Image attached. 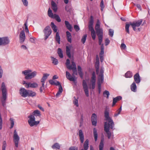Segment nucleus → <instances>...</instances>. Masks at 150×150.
<instances>
[{"label":"nucleus","instance_id":"1","mask_svg":"<svg viewBox=\"0 0 150 150\" xmlns=\"http://www.w3.org/2000/svg\"><path fill=\"white\" fill-rule=\"evenodd\" d=\"M142 20L140 19L137 21H134L132 23L130 22L129 23V24H126L125 27L126 31L128 34H129L130 32L129 28L130 25L132 26L133 30L134 31H135L136 27H139L142 23Z\"/></svg>","mask_w":150,"mask_h":150},{"label":"nucleus","instance_id":"2","mask_svg":"<svg viewBox=\"0 0 150 150\" xmlns=\"http://www.w3.org/2000/svg\"><path fill=\"white\" fill-rule=\"evenodd\" d=\"M104 116L105 118V120L108 121L107 125H110V126L112 129L113 130V127L114 126V124L113 120L109 116V112L106 110L104 112Z\"/></svg>","mask_w":150,"mask_h":150},{"label":"nucleus","instance_id":"3","mask_svg":"<svg viewBox=\"0 0 150 150\" xmlns=\"http://www.w3.org/2000/svg\"><path fill=\"white\" fill-rule=\"evenodd\" d=\"M28 118H29V119L28 120V122L31 127L37 125L39 123V121H35V118L33 115H30L28 116Z\"/></svg>","mask_w":150,"mask_h":150},{"label":"nucleus","instance_id":"4","mask_svg":"<svg viewBox=\"0 0 150 150\" xmlns=\"http://www.w3.org/2000/svg\"><path fill=\"white\" fill-rule=\"evenodd\" d=\"M45 36L44 39L46 40L51 34L52 31L50 27L47 26L45 27L43 30Z\"/></svg>","mask_w":150,"mask_h":150},{"label":"nucleus","instance_id":"5","mask_svg":"<svg viewBox=\"0 0 150 150\" xmlns=\"http://www.w3.org/2000/svg\"><path fill=\"white\" fill-rule=\"evenodd\" d=\"M20 139V137L18 134L16 130H15L14 132L13 136V141L14 142L15 146L17 148L18 147L19 141Z\"/></svg>","mask_w":150,"mask_h":150},{"label":"nucleus","instance_id":"6","mask_svg":"<svg viewBox=\"0 0 150 150\" xmlns=\"http://www.w3.org/2000/svg\"><path fill=\"white\" fill-rule=\"evenodd\" d=\"M110 128L112 129L110 127V125H107V122H105L104 125V130L107 133V136L108 139H110V138L111 135V132L109 131Z\"/></svg>","mask_w":150,"mask_h":150},{"label":"nucleus","instance_id":"7","mask_svg":"<svg viewBox=\"0 0 150 150\" xmlns=\"http://www.w3.org/2000/svg\"><path fill=\"white\" fill-rule=\"evenodd\" d=\"M1 90L3 98L4 101L5 100L6 98L7 91L5 83L3 82L1 84Z\"/></svg>","mask_w":150,"mask_h":150},{"label":"nucleus","instance_id":"8","mask_svg":"<svg viewBox=\"0 0 150 150\" xmlns=\"http://www.w3.org/2000/svg\"><path fill=\"white\" fill-rule=\"evenodd\" d=\"M9 42V40L7 37L0 38V46L7 45Z\"/></svg>","mask_w":150,"mask_h":150},{"label":"nucleus","instance_id":"9","mask_svg":"<svg viewBox=\"0 0 150 150\" xmlns=\"http://www.w3.org/2000/svg\"><path fill=\"white\" fill-rule=\"evenodd\" d=\"M83 86L85 94L87 97L89 96V91L88 89V87L86 82L85 80L83 81Z\"/></svg>","mask_w":150,"mask_h":150},{"label":"nucleus","instance_id":"10","mask_svg":"<svg viewBox=\"0 0 150 150\" xmlns=\"http://www.w3.org/2000/svg\"><path fill=\"white\" fill-rule=\"evenodd\" d=\"M20 93L22 96L26 97L28 96V90L27 91L24 88H21L20 90Z\"/></svg>","mask_w":150,"mask_h":150},{"label":"nucleus","instance_id":"11","mask_svg":"<svg viewBox=\"0 0 150 150\" xmlns=\"http://www.w3.org/2000/svg\"><path fill=\"white\" fill-rule=\"evenodd\" d=\"M25 39V35L24 30H22L19 35L20 42L23 43Z\"/></svg>","mask_w":150,"mask_h":150},{"label":"nucleus","instance_id":"12","mask_svg":"<svg viewBox=\"0 0 150 150\" xmlns=\"http://www.w3.org/2000/svg\"><path fill=\"white\" fill-rule=\"evenodd\" d=\"M72 67L71 68L70 70L72 69V70L73 73L72 74V76H75V75H77L78 73L76 70V65L75 63L73 61H72Z\"/></svg>","mask_w":150,"mask_h":150},{"label":"nucleus","instance_id":"13","mask_svg":"<svg viewBox=\"0 0 150 150\" xmlns=\"http://www.w3.org/2000/svg\"><path fill=\"white\" fill-rule=\"evenodd\" d=\"M66 76L67 78L71 81L74 82L76 79V78H75V76H73L72 75L71 76L67 71L66 72Z\"/></svg>","mask_w":150,"mask_h":150},{"label":"nucleus","instance_id":"14","mask_svg":"<svg viewBox=\"0 0 150 150\" xmlns=\"http://www.w3.org/2000/svg\"><path fill=\"white\" fill-rule=\"evenodd\" d=\"M96 115L95 114H92L91 117L92 125L95 126L96 125L97 123V117Z\"/></svg>","mask_w":150,"mask_h":150},{"label":"nucleus","instance_id":"15","mask_svg":"<svg viewBox=\"0 0 150 150\" xmlns=\"http://www.w3.org/2000/svg\"><path fill=\"white\" fill-rule=\"evenodd\" d=\"M38 86V84L34 82L32 83H26L25 87L26 88H28L29 87H31L32 88H35Z\"/></svg>","mask_w":150,"mask_h":150},{"label":"nucleus","instance_id":"16","mask_svg":"<svg viewBox=\"0 0 150 150\" xmlns=\"http://www.w3.org/2000/svg\"><path fill=\"white\" fill-rule=\"evenodd\" d=\"M37 74V72L36 71H34L25 76V78L27 79L32 78L35 76Z\"/></svg>","mask_w":150,"mask_h":150},{"label":"nucleus","instance_id":"17","mask_svg":"<svg viewBox=\"0 0 150 150\" xmlns=\"http://www.w3.org/2000/svg\"><path fill=\"white\" fill-rule=\"evenodd\" d=\"M134 81L137 84L139 83L140 82L141 79L138 73H137L134 75Z\"/></svg>","mask_w":150,"mask_h":150},{"label":"nucleus","instance_id":"18","mask_svg":"<svg viewBox=\"0 0 150 150\" xmlns=\"http://www.w3.org/2000/svg\"><path fill=\"white\" fill-rule=\"evenodd\" d=\"M95 30L98 36H103V30L100 28H95Z\"/></svg>","mask_w":150,"mask_h":150},{"label":"nucleus","instance_id":"19","mask_svg":"<svg viewBox=\"0 0 150 150\" xmlns=\"http://www.w3.org/2000/svg\"><path fill=\"white\" fill-rule=\"evenodd\" d=\"M79 136L81 143H83L84 141V136L82 130L81 129L79 131Z\"/></svg>","mask_w":150,"mask_h":150},{"label":"nucleus","instance_id":"20","mask_svg":"<svg viewBox=\"0 0 150 150\" xmlns=\"http://www.w3.org/2000/svg\"><path fill=\"white\" fill-rule=\"evenodd\" d=\"M52 8L54 12H56L57 10V6L56 4L53 1H51Z\"/></svg>","mask_w":150,"mask_h":150},{"label":"nucleus","instance_id":"21","mask_svg":"<svg viewBox=\"0 0 150 150\" xmlns=\"http://www.w3.org/2000/svg\"><path fill=\"white\" fill-rule=\"evenodd\" d=\"M122 98L120 96H118L115 98H114L113 100L112 106L113 107L117 101L121 100Z\"/></svg>","mask_w":150,"mask_h":150},{"label":"nucleus","instance_id":"22","mask_svg":"<svg viewBox=\"0 0 150 150\" xmlns=\"http://www.w3.org/2000/svg\"><path fill=\"white\" fill-rule=\"evenodd\" d=\"M66 33L67 35V38L68 41L71 43L72 41V36L71 33L69 31H67L66 32Z\"/></svg>","mask_w":150,"mask_h":150},{"label":"nucleus","instance_id":"23","mask_svg":"<svg viewBox=\"0 0 150 150\" xmlns=\"http://www.w3.org/2000/svg\"><path fill=\"white\" fill-rule=\"evenodd\" d=\"M78 74L81 79L83 78V74L82 71V69L81 67L79 66H78Z\"/></svg>","mask_w":150,"mask_h":150},{"label":"nucleus","instance_id":"24","mask_svg":"<svg viewBox=\"0 0 150 150\" xmlns=\"http://www.w3.org/2000/svg\"><path fill=\"white\" fill-rule=\"evenodd\" d=\"M64 23L67 28L69 30V31L71 32L72 31V26L69 22L68 21H64Z\"/></svg>","mask_w":150,"mask_h":150},{"label":"nucleus","instance_id":"25","mask_svg":"<svg viewBox=\"0 0 150 150\" xmlns=\"http://www.w3.org/2000/svg\"><path fill=\"white\" fill-rule=\"evenodd\" d=\"M131 89L132 91L135 92L137 90V86L135 82H133L130 86Z\"/></svg>","mask_w":150,"mask_h":150},{"label":"nucleus","instance_id":"26","mask_svg":"<svg viewBox=\"0 0 150 150\" xmlns=\"http://www.w3.org/2000/svg\"><path fill=\"white\" fill-rule=\"evenodd\" d=\"M89 140L88 139L86 140L83 144L84 150H87L88 148Z\"/></svg>","mask_w":150,"mask_h":150},{"label":"nucleus","instance_id":"27","mask_svg":"<svg viewBox=\"0 0 150 150\" xmlns=\"http://www.w3.org/2000/svg\"><path fill=\"white\" fill-rule=\"evenodd\" d=\"M93 134L95 141L96 142L97 141L98 138V133L97 130L95 128H93Z\"/></svg>","mask_w":150,"mask_h":150},{"label":"nucleus","instance_id":"28","mask_svg":"<svg viewBox=\"0 0 150 150\" xmlns=\"http://www.w3.org/2000/svg\"><path fill=\"white\" fill-rule=\"evenodd\" d=\"M66 53L67 56L69 58L71 57V54L70 53V49L68 46L66 47Z\"/></svg>","mask_w":150,"mask_h":150},{"label":"nucleus","instance_id":"29","mask_svg":"<svg viewBox=\"0 0 150 150\" xmlns=\"http://www.w3.org/2000/svg\"><path fill=\"white\" fill-rule=\"evenodd\" d=\"M55 39V40L59 44H60V38L59 35V33L58 32H57L56 33Z\"/></svg>","mask_w":150,"mask_h":150},{"label":"nucleus","instance_id":"30","mask_svg":"<svg viewBox=\"0 0 150 150\" xmlns=\"http://www.w3.org/2000/svg\"><path fill=\"white\" fill-rule=\"evenodd\" d=\"M51 28L53 30L54 32V33H57V26L55 25L54 23L52 22H51Z\"/></svg>","mask_w":150,"mask_h":150},{"label":"nucleus","instance_id":"31","mask_svg":"<svg viewBox=\"0 0 150 150\" xmlns=\"http://www.w3.org/2000/svg\"><path fill=\"white\" fill-rule=\"evenodd\" d=\"M70 61L69 59H67L66 62V65L67 68L69 69H71V68L72 67V64L70 65Z\"/></svg>","mask_w":150,"mask_h":150},{"label":"nucleus","instance_id":"32","mask_svg":"<svg viewBox=\"0 0 150 150\" xmlns=\"http://www.w3.org/2000/svg\"><path fill=\"white\" fill-rule=\"evenodd\" d=\"M52 147L54 149H59L60 148V146L59 143H56L52 146Z\"/></svg>","mask_w":150,"mask_h":150},{"label":"nucleus","instance_id":"33","mask_svg":"<svg viewBox=\"0 0 150 150\" xmlns=\"http://www.w3.org/2000/svg\"><path fill=\"white\" fill-rule=\"evenodd\" d=\"M125 76L127 78H130L132 76V73L129 71H128L125 74Z\"/></svg>","mask_w":150,"mask_h":150},{"label":"nucleus","instance_id":"34","mask_svg":"<svg viewBox=\"0 0 150 150\" xmlns=\"http://www.w3.org/2000/svg\"><path fill=\"white\" fill-rule=\"evenodd\" d=\"M57 53L59 57L61 58L63 57V54L62 49L60 48H59L57 50Z\"/></svg>","mask_w":150,"mask_h":150},{"label":"nucleus","instance_id":"35","mask_svg":"<svg viewBox=\"0 0 150 150\" xmlns=\"http://www.w3.org/2000/svg\"><path fill=\"white\" fill-rule=\"evenodd\" d=\"M62 91L63 89L62 88V87L61 85H60V86L59 87L58 91L56 94V96H59L60 94L62 92Z\"/></svg>","mask_w":150,"mask_h":150},{"label":"nucleus","instance_id":"36","mask_svg":"<svg viewBox=\"0 0 150 150\" xmlns=\"http://www.w3.org/2000/svg\"><path fill=\"white\" fill-rule=\"evenodd\" d=\"M36 95V93L32 91L28 90V96L33 97Z\"/></svg>","mask_w":150,"mask_h":150},{"label":"nucleus","instance_id":"37","mask_svg":"<svg viewBox=\"0 0 150 150\" xmlns=\"http://www.w3.org/2000/svg\"><path fill=\"white\" fill-rule=\"evenodd\" d=\"M48 15L49 17L51 18H53L54 16V15L52 12V10L50 9V8H49L48 11Z\"/></svg>","mask_w":150,"mask_h":150},{"label":"nucleus","instance_id":"38","mask_svg":"<svg viewBox=\"0 0 150 150\" xmlns=\"http://www.w3.org/2000/svg\"><path fill=\"white\" fill-rule=\"evenodd\" d=\"M34 116H40L41 115L40 111L38 110H35L33 113Z\"/></svg>","mask_w":150,"mask_h":150},{"label":"nucleus","instance_id":"39","mask_svg":"<svg viewBox=\"0 0 150 150\" xmlns=\"http://www.w3.org/2000/svg\"><path fill=\"white\" fill-rule=\"evenodd\" d=\"M51 58L52 59L53 64L55 65H57L58 64V61L57 59L52 57H51Z\"/></svg>","mask_w":150,"mask_h":150},{"label":"nucleus","instance_id":"40","mask_svg":"<svg viewBox=\"0 0 150 150\" xmlns=\"http://www.w3.org/2000/svg\"><path fill=\"white\" fill-rule=\"evenodd\" d=\"M90 82L91 83L92 88L93 89H94L95 87L96 80L91 79Z\"/></svg>","mask_w":150,"mask_h":150},{"label":"nucleus","instance_id":"41","mask_svg":"<svg viewBox=\"0 0 150 150\" xmlns=\"http://www.w3.org/2000/svg\"><path fill=\"white\" fill-rule=\"evenodd\" d=\"M53 18H54L56 19V20L59 22H60L61 21V20L59 17V16L56 14H54V16Z\"/></svg>","mask_w":150,"mask_h":150},{"label":"nucleus","instance_id":"42","mask_svg":"<svg viewBox=\"0 0 150 150\" xmlns=\"http://www.w3.org/2000/svg\"><path fill=\"white\" fill-rule=\"evenodd\" d=\"M93 20L92 16H91L90 17V20L89 22L88 26H93Z\"/></svg>","mask_w":150,"mask_h":150},{"label":"nucleus","instance_id":"43","mask_svg":"<svg viewBox=\"0 0 150 150\" xmlns=\"http://www.w3.org/2000/svg\"><path fill=\"white\" fill-rule=\"evenodd\" d=\"M103 38V36H98L99 45H101V46L102 45H103V44H102Z\"/></svg>","mask_w":150,"mask_h":150},{"label":"nucleus","instance_id":"44","mask_svg":"<svg viewBox=\"0 0 150 150\" xmlns=\"http://www.w3.org/2000/svg\"><path fill=\"white\" fill-rule=\"evenodd\" d=\"M99 66V62H95V67L96 69V72L97 73L98 72Z\"/></svg>","mask_w":150,"mask_h":150},{"label":"nucleus","instance_id":"45","mask_svg":"<svg viewBox=\"0 0 150 150\" xmlns=\"http://www.w3.org/2000/svg\"><path fill=\"white\" fill-rule=\"evenodd\" d=\"M104 46H103V45H102L101 46V51L100 53V56H103V54L104 53Z\"/></svg>","mask_w":150,"mask_h":150},{"label":"nucleus","instance_id":"46","mask_svg":"<svg viewBox=\"0 0 150 150\" xmlns=\"http://www.w3.org/2000/svg\"><path fill=\"white\" fill-rule=\"evenodd\" d=\"M103 146L104 144L103 141L102 140L100 142L99 146V150H103Z\"/></svg>","mask_w":150,"mask_h":150},{"label":"nucleus","instance_id":"47","mask_svg":"<svg viewBox=\"0 0 150 150\" xmlns=\"http://www.w3.org/2000/svg\"><path fill=\"white\" fill-rule=\"evenodd\" d=\"M31 71H32L31 70L28 69L23 71L22 73V74H24L26 76L28 74H29L30 72H31Z\"/></svg>","mask_w":150,"mask_h":150},{"label":"nucleus","instance_id":"48","mask_svg":"<svg viewBox=\"0 0 150 150\" xmlns=\"http://www.w3.org/2000/svg\"><path fill=\"white\" fill-rule=\"evenodd\" d=\"M74 99L73 101L74 104L76 106L78 107L79 106V104L78 103V99L76 98L75 96L74 97Z\"/></svg>","mask_w":150,"mask_h":150},{"label":"nucleus","instance_id":"49","mask_svg":"<svg viewBox=\"0 0 150 150\" xmlns=\"http://www.w3.org/2000/svg\"><path fill=\"white\" fill-rule=\"evenodd\" d=\"M91 36L92 39L93 40H95L96 36L95 30L91 31Z\"/></svg>","mask_w":150,"mask_h":150},{"label":"nucleus","instance_id":"50","mask_svg":"<svg viewBox=\"0 0 150 150\" xmlns=\"http://www.w3.org/2000/svg\"><path fill=\"white\" fill-rule=\"evenodd\" d=\"M103 76H99L98 78V83H102L103 81Z\"/></svg>","mask_w":150,"mask_h":150},{"label":"nucleus","instance_id":"51","mask_svg":"<svg viewBox=\"0 0 150 150\" xmlns=\"http://www.w3.org/2000/svg\"><path fill=\"white\" fill-rule=\"evenodd\" d=\"M103 94L105 97L106 96L105 95H107V97H106L107 98H108L109 96L110 95V93H109V92L108 91H107V90L105 91L103 93Z\"/></svg>","mask_w":150,"mask_h":150},{"label":"nucleus","instance_id":"52","mask_svg":"<svg viewBox=\"0 0 150 150\" xmlns=\"http://www.w3.org/2000/svg\"><path fill=\"white\" fill-rule=\"evenodd\" d=\"M87 36V35L86 34L85 35H83L81 39V41L83 44H84L85 42Z\"/></svg>","mask_w":150,"mask_h":150},{"label":"nucleus","instance_id":"53","mask_svg":"<svg viewBox=\"0 0 150 150\" xmlns=\"http://www.w3.org/2000/svg\"><path fill=\"white\" fill-rule=\"evenodd\" d=\"M122 110L121 107L118 110H117V112L115 113L114 115V116L116 117L118 116Z\"/></svg>","mask_w":150,"mask_h":150},{"label":"nucleus","instance_id":"54","mask_svg":"<svg viewBox=\"0 0 150 150\" xmlns=\"http://www.w3.org/2000/svg\"><path fill=\"white\" fill-rule=\"evenodd\" d=\"M114 31L113 30L110 29L109 30V35L112 37L113 35Z\"/></svg>","mask_w":150,"mask_h":150},{"label":"nucleus","instance_id":"55","mask_svg":"<svg viewBox=\"0 0 150 150\" xmlns=\"http://www.w3.org/2000/svg\"><path fill=\"white\" fill-rule=\"evenodd\" d=\"M100 6L101 8V11H103V9L104 8V2L103 0H102L100 5Z\"/></svg>","mask_w":150,"mask_h":150},{"label":"nucleus","instance_id":"56","mask_svg":"<svg viewBox=\"0 0 150 150\" xmlns=\"http://www.w3.org/2000/svg\"><path fill=\"white\" fill-rule=\"evenodd\" d=\"M6 146V142L4 141L3 142V146H2V150H5V148Z\"/></svg>","mask_w":150,"mask_h":150},{"label":"nucleus","instance_id":"57","mask_svg":"<svg viewBox=\"0 0 150 150\" xmlns=\"http://www.w3.org/2000/svg\"><path fill=\"white\" fill-rule=\"evenodd\" d=\"M100 22L99 20H98L97 21L96 24L95 26V28H100Z\"/></svg>","mask_w":150,"mask_h":150},{"label":"nucleus","instance_id":"58","mask_svg":"<svg viewBox=\"0 0 150 150\" xmlns=\"http://www.w3.org/2000/svg\"><path fill=\"white\" fill-rule=\"evenodd\" d=\"M69 150H78V148L75 146H73L70 147Z\"/></svg>","mask_w":150,"mask_h":150},{"label":"nucleus","instance_id":"59","mask_svg":"<svg viewBox=\"0 0 150 150\" xmlns=\"http://www.w3.org/2000/svg\"><path fill=\"white\" fill-rule=\"evenodd\" d=\"M49 75V74H44L42 78L46 80L47 79V77Z\"/></svg>","mask_w":150,"mask_h":150},{"label":"nucleus","instance_id":"60","mask_svg":"<svg viewBox=\"0 0 150 150\" xmlns=\"http://www.w3.org/2000/svg\"><path fill=\"white\" fill-rule=\"evenodd\" d=\"M103 73H104L103 69H101L100 71V74L99 75V76H103Z\"/></svg>","mask_w":150,"mask_h":150},{"label":"nucleus","instance_id":"61","mask_svg":"<svg viewBox=\"0 0 150 150\" xmlns=\"http://www.w3.org/2000/svg\"><path fill=\"white\" fill-rule=\"evenodd\" d=\"M74 28L76 32L80 30L79 26L77 25H74Z\"/></svg>","mask_w":150,"mask_h":150},{"label":"nucleus","instance_id":"62","mask_svg":"<svg viewBox=\"0 0 150 150\" xmlns=\"http://www.w3.org/2000/svg\"><path fill=\"white\" fill-rule=\"evenodd\" d=\"M22 1L24 5L26 6H28V2L27 1V0H22Z\"/></svg>","mask_w":150,"mask_h":150},{"label":"nucleus","instance_id":"63","mask_svg":"<svg viewBox=\"0 0 150 150\" xmlns=\"http://www.w3.org/2000/svg\"><path fill=\"white\" fill-rule=\"evenodd\" d=\"M91 79L96 80V76L95 72L92 73Z\"/></svg>","mask_w":150,"mask_h":150},{"label":"nucleus","instance_id":"64","mask_svg":"<svg viewBox=\"0 0 150 150\" xmlns=\"http://www.w3.org/2000/svg\"><path fill=\"white\" fill-rule=\"evenodd\" d=\"M126 46L124 43H122L121 45L120 48L122 49H124L126 48Z\"/></svg>","mask_w":150,"mask_h":150}]
</instances>
